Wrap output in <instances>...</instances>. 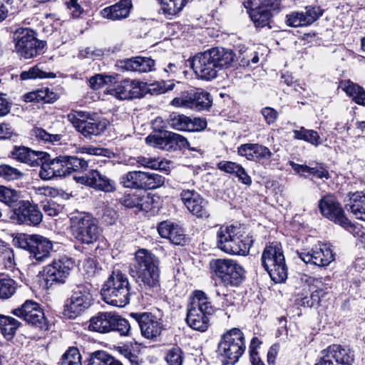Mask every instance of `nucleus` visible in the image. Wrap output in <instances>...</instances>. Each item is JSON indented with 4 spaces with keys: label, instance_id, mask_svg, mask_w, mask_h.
I'll use <instances>...</instances> for the list:
<instances>
[{
    "label": "nucleus",
    "instance_id": "1",
    "mask_svg": "<svg viewBox=\"0 0 365 365\" xmlns=\"http://www.w3.org/2000/svg\"><path fill=\"white\" fill-rule=\"evenodd\" d=\"M128 272L142 287L153 290L160 288V260L151 251L138 249Z\"/></svg>",
    "mask_w": 365,
    "mask_h": 365
},
{
    "label": "nucleus",
    "instance_id": "2",
    "mask_svg": "<svg viewBox=\"0 0 365 365\" xmlns=\"http://www.w3.org/2000/svg\"><path fill=\"white\" fill-rule=\"evenodd\" d=\"M234 57V53L230 49L212 48L195 55L192 68L199 78L210 81L217 77L220 70L230 66Z\"/></svg>",
    "mask_w": 365,
    "mask_h": 365
},
{
    "label": "nucleus",
    "instance_id": "3",
    "mask_svg": "<svg viewBox=\"0 0 365 365\" xmlns=\"http://www.w3.org/2000/svg\"><path fill=\"white\" fill-rule=\"evenodd\" d=\"M253 242L252 236L238 226L223 225L217 232V247L229 255L247 256Z\"/></svg>",
    "mask_w": 365,
    "mask_h": 365
},
{
    "label": "nucleus",
    "instance_id": "4",
    "mask_svg": "<svg viewBox=\"0 0 365 365\" xmlns=\"http://www.w3.org/2000/svg\"><path fill=\"white\" fill-rule=\"evenodd\" d=\"M131 287L126 274L113 271L101 290L103 300L109 304L124 307L130 302Z\"/></svg>",
    "mask_w": 365,
    "mask_h": 365
},
{
    "label": "nucleus",
    "instance_id": "5",
    "mask_svg": "<svg viewBox=\"0 0 365 365\" xmlns=\"http://www.w3.org/2000/svg\"><path fill=\"white\" fill-rule=\"evenodd\" d=\"M70 228L74 238L83 245L94 244L102 235L98 220L86 212L76 211L71 214Z\"/></svg>",
    "mask_w": 365,
    "mask_h": 365
},
{
    "label": "nucleus",
    "instance_id": "6",
    "mask_svg": "<svg viewBox=\"0 0 365 365\" xmlns=\"http://www.w3.org/2000/svg\"><path fill=\"white\" fill-rule=\"evenodd\" d=\"M215 310L206 294L202 291L196 290L187 308V324L195 330L205 331L209 327L208 317L213 314Z\"/></svg>",
    "mask_w": 365,
    "mask_h": 365
},
{
    "label": "nucleus",
    "instance_id": "7",
    "mask_svg": "<svg viewBox=\"0 0 365 365\" xmlns=\"http://www.w3.org/2000/svg\"><path fill=\"white\" fill-rule=\"evenodd\" d=\"M262 264L275 283H282L287 278V267L280 243L266 245L262 255Z\"/></svg>",
    "mask_w": 365,
    "mask_h": 365
},
{
    "label": "nucleus",
    "instance_id": "8",
    "mask_svg": "<svg viewBox=\"0 0 365 365\" xmlns=\"http://www.w3.org/2000/svg\"><path fill=\"white\" fill-rule=\"evenodd\" d=\"M246 349L245 336L238 328L226 331L218 344V354L227 359V364H235Z\"/></svg>",
    "mask_w": 365,
    "mask_h": 365
},
{
    "label": "nucleus",
    "instance_id": "9",
    "mask_svg": "<svg viewBox=\"0 0 365 365\" xmlns=\"http://www.w3.org/2000/svg\"><path fill=\"white\" fill-rule=\"evenodd\" d=\"M281 0H244L243 4L247 9L250 17L257 28L268 27L274 12L280 9Z\"/></svg>",
    "mask_w": 365,
    "mask_h": 365
},
{
    "label": "nucleus",
    "instance_id": "10",
    "mask_svg": "<svg viewBox=\"0 0 365 365\" xmlns=\"http://www.w3.org/2000/svg\"><path fill=\"white\" fill-rule=\"evenodd\" d=\"M211 272L225 286L237 287L245 279V270L236 261L230 259H214L210 262Z\"/></svg>",
    "mask_w": 365,
    "mask_h": 365
},
{
    "label": "nucleus",
    "instance_id": "11",
    "mask_svg": "<svg viewBox=\"0 0 365 365\" xmlns=\"http://www.w3.org/2000/svg\"><path fill=\"white\" fill-rule=\"evenodd\" d=\"M13 242L15 246L29 251L30 257L38 262L48 259L53 250L51 241L39 235L19 234Z\"/></svg>",
    "mask_w": 365,
    "mask_h": 365
},
{
    "label": "nucleus",
    "instance_id": "12",
    "mask_svg": "<svg viewBox=\"0 0 365 365\" xmlns=\"http://www.w3.org/2000/svg\"><path fill=\"white\" fill-rule=\"evenodd\" d=\"M15 49L24 58H32L43 52L46 42L38 40L36 33L28 28L18 29L14 33Z\"/></svg>",
    "mask_w": 365,
    "mask_h": 365
},
{
    "label": "nucleus",
    "instance_id": "13",
    "mask_svg": "<svg viewBox=\"0 0 365 365\" xmlns=\"http://www.w3.org/2000/svg\"><path fill=\"white\" fill-rule=\"evenodd\" d=\"M68 119L78 133L88 139L101 135L107 127L106 120L95 118L93 115L86 111L70 113Z\"/></svg>",
    "mask_w": 365,
    "mask_h": 365
},
{
    "label": "nucleus",
    "instance_id": "14",
    "mask_svg": "<svg viewBox=\"0 0 365 365\" xmlns=\"http://www.w3.org/2000/svg\"><path fill=\"white\" fill-rule=\"evenodd\" d=\"M165 178L155 173L140 170L129 171L122 175L119 183L125 188L136 190H153L162 186Z\"/></svg>",
    "mask_w": 365,
    "mask_h": 365
},
{
    "label": "nucleus",
    "instance_id": "15",
    "mask_svg": "<svg viewBox=\"0 0 365 365\" xmlns=\"http://www.w3.org/2000/svg\"><path fill=\"white\" fill-rule=\"evenodd\" d=\"M91 284L83 283L76 285L72 289L70 298L67 299L64 305V314L70 319H75L88 309L91 305Z\"/></svg>",
    "mask_w": 365,
    "mask_h": 365
},
{
    "label": "nucleus",
    "instance_id": "16",
    "mask_svg": "<svg viewBox=\"0 0 365 365\" xmlns=\"http://www.w3.org/2000/svg\"><path fill=\"white\" fill-rule=\"evenodd\" d=\"M148 145L153 148L160 149L165 151H175L182 148H187L194 150L190 148V143L184 136L168 130L161 131L159 133L149 135L145 138Z\"/></svg>",
    "mask_w": 365,
    "mask_h": 365
},
{
    "label": "nucleus",
    "instance_id": "17",
    "mask_svg": "<svg viewBox=\"0 0 365 365\" xmlns=\"http://www.w3.org/2000/svg\"><path fill=\"white\" fill-rule=\"evenodd\" d=\"M73 267V260L68 256L63 255L53 259L43 269V276L46 285L52 286L53 284L66 283Z\"/></svg>",
    "mask_w": 365,
    "mask_h": 365
},
{
    "label": "nucleus",
    "instance_id": "18",
    "mask_svg": "<svg viewBox=\"0 0 365 365\" xmlns=\"http://www.w3.org/2000/svg\"><path fill=\"white\" fill-rule=\"evenodd\" d=\"M321 357L314 365H352L354 351L347 346L332 344L321 351Z\"/></svg>",
    "mask_w": 365,
    "mask_h": 365
},
{
    "label": "nucleus",
    "instance_id": "19",
    "mask_svg": "<svg viewBox=\"0 0 365 365\" xmlns=\"http://www.w3.org/2000/svg\"><path fill=\"white\" fill-rule=\"evenodd\" d=\"M11 313L41 330H47L48 329L47 321L43 309L39 304L33 300L25 301L21 307L13 309Z\"/></svg>",
    "mask_w": 365,
    "mask_h": 365
},
{
    "label": "nucleus",
    "instance_id": "20",
    "mask_svg": "<svg viewBox=\"0 0 365 365\" xmlns=\"http://www.w3.org/2000/svg\"><path fill=\"white\" fill-rule=\"evenodd\" d=\"M10 219L18 224L36 226L43 219L38 207L29 200H20L11 210Z\"/></svg>",
    "mask_w": 365,
    "mask_h": 365
},
{
    "label": "nucleus",
    "instance_id": "21",
    "mask_svg": "<svg viewBox=\"0 0 365 365\" xmlns=\"http://www.w3.org/2000/svg\"><path fill=\"white\" fill-rule=\"evenodd\" d=\"M297 255L304 263L318 267L327 266L334 259L332 250L323 243L315 245L311 250L297 251Z\"/></svg>",
    "mask_w": 365,
    "mask_h": 365
},
{
    "label": "nucleus",
    "instance_id": "22",
    "mask_svg": "<svg viewBox=\"0 0 365 365\" xmlns=\"http://www.w3.org/2000/svg\"><path fill=\"white\" fill-rule=\"evenodd\" d=\"M74 180L83 185L96 190L112 192L115 190V182L98 170H91L88 173L74 176Z\"/></svg>",
    "mask_w": 365,
    "mask_h": 365
},
{
    "label": "nucleus",
    "instance_id": "23",
    "mask_svg": "<svg viewBox=\"0 0 365 365\" xmlns=\"http://www.w3.org/2000/svg\"><path fill=\"white\" fill-rule=\"evenodd\" d=\"M166 123L169 128L178 131L200 132L207 127V121L204 118H192L176 112L168 115Z\"/></svg>",
    "mask_w": 365,
    "mask_h": 365
},
{
    "label": "nucleus",
    "instance_id": "24",
    "mask_svg": "<svg viewBox=\"0 0 365 365\" xmlns=\"http://www.w3.org/2000/svg\"><path fill=\"white\" fill-rule=\"evenodd\" d=\"M180 198L186 208L199 218H207L210 216L208 202L195 190H182Z\"/></svg>",
    "mask_w": 365,
    "mask_h": 365
},
{
    "label": "nucleus",
    "instance_id": "25",
    "mask_svg": "<svg viewBox=\"0 0 365 365\" xmlns=\"http://www.w3.org/2000/svg\"><path fill=\"white\" fill-rule=\"evenodd\" d=\"M144 87L140 81L125 79L115 85L109 93L120 100L140 98L144 96Z\"/></svg>",
    "mask_w": 365,
    "mask_h": 365
},
{
    "label": "nucleus",
    "instance_id": "26",
    "mask_svg": "<svg viewBox=\"0 0 365 365\" xmlns=\"http://www.w3.org/2000/svg\"><path fill=\"white\" fill-rule=\"evenodd\" d=\"M134 315L142 336L148 339L156 340L163 329L161 320L148 312L135 314Z\"/></svg>",
    "mask_w": 365,
    "mask_h": 365
},
{
    "label": "nucleus",
    "instance_id": "27",
    "mask_svg": "<svg viewBox=\"0 0 365 365\" xmlns=\"http://www.w3.org/2000/svg\"><path fill=\"white\" fill-rule=\"evenodd\" d=\"M319 208L322 215L338 224L345 217L344 210L335 196L326 195L319 201Z\"/></svg>",
    "mask_w": 365,
    "mask_h": 365
},
{
    "label": "nucleus",
    "instance_id": "28",
    "mask_svg": "<svg viewBox=\"0 0 365 365\" xmlns=\"http://www.w3.org/2000/svg\"><path fill=\"white\" fill-rule=\"evenodd\" d=\"M237 153L249 160L255 162L268 161L273 155L267 147L258 143L241 145L237 148Z\"/></svg>",
    "mask_w": 365,
    "mask_h": 365
},
{
    "label": "nucleus",
    "instance_id": "29",
    "mask_svg": "<svg viewBox=\"0 0 365 365\" xmlns=\"http://www.w3.org/2000/svg\"><path fill=\"white\" fill-rule=\"evenodd\" d=\"M159 235L170 240L176 245H184L186 242V235L183 229L178 225L166 220L160 222L158 225Z\"/></svg>",
    "mask_w": 365,
    "mask_h": 365
},
{
    "label": "nucleus",
    "instance_id": "30",
    "mask_svg": "<svg viewBox=\"0 0 365 365\" xmlns=\"http://www.w3.org/2000/svg\"><path fill=\"white\" fill-rule=\"evenodd\" d=\"M307 282L312 283L317 289L313 291L311 294H302L298 296L295 299L296 304L304 307H318L321 300V297L324 294V289L321 287L322 285V278H312L307 277Z\"/></svg>",
    "mask_w": 365,
    "mask_h": 365
},
{
    "label": "nucleus",
    "instance_id": "31",
    "mask_svg": "<svg viewBox=\"0 0 365 365\" xmlns=\"http://www.w3.org/2000/svg\"><path fill=\"white\" fill-rule=\"evenodd\" d=\"M346 209L358 220L365 221V192H350Z\"/></svg>",
    "mask_w": 365,
    "mask_h": 365
},
{
    "label": "nucleus",
    "instance_id": "32",
    "mask_svg": "<svg viewBox=\"0 0 365 365\" xmlns=\"http://www.w3.org/2000/svg\"><path fill=\"white\" fill-rule=\"evenodd\" d=\"M131 7L130 0H120L115 4L103 9L101 14L108 19L120 20L128 16Z\"/></svg>",
    "mask_w": 365,
    "mask_h": 365
},
{
    "label": "nucleus",
    "instance_id": "33",
    "mask_svg": "<svg viewBox=\"0 0 365 365\" xmlns=\"http://www.w3.org/2000/svg\"><path fill=\"white\" fill-rule=\"evenodd\" d=\"M121 63V66L127 71L147 73L153 70L155 61L148 57L136 56L125 59Z\"/></svg>",
    "mask_w": 365,
    "mask_h": 365
},
{
    "label": "nucleus",
    "instance_id": "34",
    "mask_svg": "<svg viewBox=\"0 0 365 365\" xmlns=\"http://www.w3.org/2000/svg\"><path fill=\"white\" fill-rule=\"evenodd\" d=\"M114 314L111 312H100L90 319L89 329L99 333L112 331V323Z\"/></svg>",
    "mask_w": 365,
    "mask_h": 365
},
{
    "label": "nucleus",
    "instance_id": "35",
    "mask_svg": "<svg viewBox=\"0 0 365 365\" xmlns=\"http://www.w3.org/2000/svg\"><path fill=\"white\" fill-rule=\"evenodd\" d=\"M11 154L13 158L31 167H35L38 159L41 160L40 156L43 155L42 151H34L24 146L15 147Z\"/></svg>",
    "mask_w": 365,
    "mask_h": 365
},
{
    "label": "nucleus",
    "instance_id": "36",
    "mask_svg": "<svg viewBox=\"0 0 365 365\" xmlns=\"http://www.w3.org/2000/svg\"><path fill=\"white\" fill-rule=\"evenodd\" d=\"M121 204L128 208H137L139 210L148 212L151 208L152 199L148 195L129 194L125 195L120 200Z\"/></svg>",
    "mask_w": 365,
    "mask_h": 365
},
{
    "label": "nucleus",
    "instance_id": "37",
    "mask_svg": "<svg viewBox=\"0 0 365 365\" xmlns=\"http://www.w3.org/2000/svg\"><path fill=\"white\" fill-rule=\"evenodd\" d=\"M190 109L202 110L208 109L212 105L210 93L200 89L189 93Z\"/></svg>",
    "mask_w": 365,
    "mask_h": 365
},
{
    "label": "nucleus",
    "instance_id": "38",
    "mask_svg": "<svg viewBox=\"0 0 365 365\" xmlns=\"http://www.w3.org/2000/svg\"><path fill=\"white\" fill-rule=\"evenodd\" d=\"M21 326V323L17 319L0 314V331L6 339H11Z\"/></svg>",
    "mask_w": 365,
    "mask_h": 365
},
{
    "label": "nucleus",
    "instance_id": "39",
    "mask_svg": "<svg viewBox=\"0 0 365 365\" xmlns=\"http://www.w3.org/2000/svg\"><path fill=\"white\" fill-rule=\"evenodd\" d=\"M24 100L26 102L43 101L46 103H52L57 100V95L49 88H43L25 94Z\"/></svg>",
    "mask_w": 365,
    "mask_h": 365
},
{
    "label": "nucleus",
    "instance_id": "40",
    "mask_svg": "<svg viewBox=\"0 0 365 365\" xmlns=\"http://www.w3.org/2000/svg\"><path fill=\"white\" fill-rule=\"evenodd\" d=\"M43 155L40 156L41 160L38 159V164L36 166H40L38 175L41 179L44 180H51L56 177L53 167L52 166L51 158L50 155L43 152Z\"/></svg>",
    "mask_w": 365,
    "mask_h": 365
},
{
    "label": "nucleus",
    "instance_id": "41",
    "mask_svg": "<svg viewBox=\"0 0 365 365\" xmlns=\"http://www.w3.org/2000/svg\"><path fill=\"white\" fill-rule=\"evenodd\" d=\"M189 0H161L160 10L167 16H173L180 13Z\"/></svg>",
    "mask_w": 365,
    "mask_h": 365
},
{
    "label": "nucleus",
    "instance_id": "42",
    "mask_svg": "<svg viewBox=\"0 0 365 365\" xmlns=\"http://www.w3.org/2000/svg\"><path fill=\"white\" fill-rule=\"evenodd\" d=\"M293 133L294 139L304 140L316 147L322 143L319 133L314 130H308L301 127L299 130H294Z\"/></svg>",
    "mask_w": 365,
    "mask_h": 365
},
{
    "label": "nucleus",
    "instance_id": "43",
    "mask_svg": "<svg viewBox=\"0 0 365 365\" xmlns=\"http://www.w3.org/2000/svg\"><path fill=\"white\" fill-rule=\"evenodd\" d=\"M56 76V73L53 72L43 71L42 68L39 67V65L33 66L28 71H24L20 74V78L23 81L36 78H54Z\"/></svg>",
    "mask_w": 365,
    "mask_h": 365
},
{
    "label": "nucleus",
    "instance_id": "44",
    "mask_svg": "<svg viewBox=\"0 0 365 365\" xmlns=\"http://www.w3.org/2000/svg\"><path fill=\"white\" fill-rule=\"evenodd\" d=\"M31 134L39 141L53 144L60 142L62 138V135L61 134H51L46 130L38 127L32 129Z\"/></svg>",
    "mask_w": 365,
    "mask_h": 365
},
{
    "label": "nucleus",
    "instance_id": "45",
    "mask_svg": "<svg viewBox=\"0 0 365 365\" xmlns=\"http://www.w3.org/2000/svg\"><path fill=\"white\" fill-rule=\"evenodd\" d=\"M68 175L73 172H83L88 167V161L76 156L66 155Z\"/></svg>",
    "mask_w": 365,
    "mask_h": 365
},
{
    "label": "nucleus",
    "instance_id": "46",
    "mask_svg": "<svg viewBox=\"0 0 365 365\" xmlns=\"http://www.w3.org/2000/svg\"><path fill=\"white\" fill-rule=\"evenodd\" d=\"M16 289V283L13 279L0 276V299H9Z\"/></svg>",
    "mask_w": 365,
    "mask_h": 365
},
{
    "label": "nucleus",
    "instance_id": "47",
    "mask_svg": "<svg viewBox=\"0 0 365 365\" xmlns=\"http://www.w3.org/2000/svg\"><path fill=\"white\" fill-rule=\"evenodd\" d=\"M130 324L127 319L114 314L112 331L118 332L120 336H128L130 334Z\"/></svg>",
    "mask_w": 365,
    "mask_h": 365
},
{
    "label": "nucleus",
    "instance_id": "48",
    "mask_svg": "<svg viewBox=\"0 0 365 365\" xmlns=\"http://www.w3.org/2000/svg\"><path fill=\"white\" fill-rule=\"evenodd\" d=\"M81 356L76 347H70L62 356L60 365H82Z\"/></svg>",
    "mask_w": 365,
    "mask_h": 365
},
{
    "label": "nucleus",
    "instance_id": "49",
    "mask_svg": "<svg viewBox=\"0 0 365 365\" xmlns=\"http://www.w3.org/2000/svg\"><path fill=\"white\" fill-rule=\"evenodd\" d=\"M23 173L18 169L8 165H0V178L4 180L11 181L21 178Z\"/></svg>",
    "mask_w": 365,
    "mask_h": 365
},
{
    "label": "nucleus",
    "instance_id": "50",
    "mask_svg": "<svg viewBox=\"0 0 365 365\" xmlns=\"http://www.w3.org/2000/svg\"><path fill=\"white\" fill-rule=\"evenodd\" d=\"M324 10L317 6H308L305 8V12H303L304 22L306 26L310 25L316 21L322 16Z\"/></svg>",
    "mask_w": 365,
    "mask_h": 365
},
{
    "label": "nucleus",
    "instance_id": "51",
    "mask_svg": "<svg viewBox=\"0 0 365 365\" xmlns=\"http://www.w3.org/2000/svg\"><path fill=\"white\" fill-rule=\"evenodd\" d=\"M121 354L129 361L130 365H146V361L135 351L128 346H123L120 350Z\"/></svg>",
    "mask_w": 365,
    "mask_h": 365
},
{
    "label": "nucleus",
    "instance_id": "52",
    "mask_svg": "<svg viewBox=\"0 0 365 365\" xmlns=\"http://www.w3.org/2000/svg\"><path fill=\"white\" fill-rule=\"evenodd\" d=\"M52 166L56 177H65L68 175L66 155H60L51 159Z\"/></svg>",
    "mask_w": 365,
    "mask_h": 365
},
{
    "label": "nucleus",
    "instance_id": "53",
    "mask_svg": "<svg viewBox=\"0 0 365 365\" xmlns=\"http://www.w3.org/2000/svg\"><path fill=\"white\" fill-rule=\"evenodd\" d=\"M1 195L0 201L11 207V210L16 206L19 200V195L16 191L4 187Z\"/></svg>",
    "mask_w": 365,
    "mask_h": 365
},
{
    "label": "nucleus",
    "instance_id": "54",
    "mask_svg": "<svg viewBox=\"0 0 365 365\" xmlns=\"http://www.w3.org/2000/svg\"><path fill=\"white\" fill-rule=\"evenodd\" d=\"M110 354L104 351H97L92 353L87 365H107L110 364Z\"/></svg>",
    "mask_w": 365,
    "mask_h": 365
},
{
    "label": "nucleus",
    "instance_id": "55",
    "mask_svg": "<svg viewBox=\"0 0 365 365\" xmlns=\"http://www.w3.org/2000/svg\"><path fill=\"white\" fill-rule=\"evenodd\" d=\"M175 84L173 83L166 86L165 81L156 82L149 85L147 92L151 95H159L172 90Z\"/></svg>",
    "mask_w": 365,
    "mask_h": 365
},
{
    "label": "nucleus",
    "instance_id": "56",
    "mask_svg": "<svg viewBox=\"0 0 365 365\" xmlns=\"http://www.w3.org/2000/svg\"><path fill=\"white\" fill-rule=\"evenodd\" d=\"M165 359L168 365H182V351L179 347L170 349L166 355Z\"/></svg>",
    "mask_w": 365,
    "mask_h": 365
},
{
    "label": "nucleus",
    "instance_id": "57",
    "mask_svg": "<svg viewBox=\"0 0 365 365\" xmlns=\"http://www.w3.org/2000/svg\"><path fill=\"white\" fill-rule=\"evenodd\" d=\"M286 23L289 26H305L303 12H292L286 16Z\"/></svg>",
    "mask_w": 365,
    "mask_h": 365
},
{
    "label": "nucleus",
    "instance_id": "58",
    "mask_svg": "<svg viewBox=\"0 0 365 365\" xmlns=\"http://www.w3.org/2000/svg\"><path fill=\"white\" fill-rule=\"evenodd\" d=\"M136 162L140 166H143L144 168H148L153 170L163 169L161 167L163 163L153 158L139 156L137 158Z\"/></svg>",
    "mask_w": 365,
    "mask_h": 365
},
{
    "label": "nucleus",
    "instance_id": "59",
    "mask_svg": "<svg viewBox=\"0 0 365 365\" xmlns=\"http://www.w3.org/2000/svg\"><path fill=\"white\" fill-rule=\"evenodd\" d=\"M41 204L43 210L49 216H56L60 212V206L52 200L46 199Z\"/></svg>",
    "mask_w": 365,
    "mask_h": 365
},
{
    "label": "nucleus",
    "instance_id": "60",
    "mask_svg": "<svg viewBox=\"0 0 365 365\" xmlns=\"http://www.w3.org/2000/svg\"><path fill=\"white\" fill-rule=\"evenodd\" d=\"M313 177L319 179H327L330 178V175L327 169L322 164H317L314 167L309 166L308 173Z\"/></svg>",
    "mask_w": 365,
    "mask_h": 365
},
{
    "label": "nucleus",
    "instance_id": "61",
    "mask_svg": "<svg viewBox=\"0 0 365 365\" xmlns=\"http://www.w3.org/2000/svg\"><path fill=\"white\" fill-rule=\"evenodd\" d=\"M240 166V164L228 160H222L217 164L218 170L230 175H235Z\"/></svg>",
    "mask_w": 365,
    "mask_h": 365
},
{
    "label": "nucleus",
    "instance_id": "62",
    "mask_svg": "<svg viewBox=\"0 0 365 365\" xmlns=\"http://www.w3.org/2000/svg\"><path fill=\"white\" fill-rule=\"evenodd\" d=\"M65 4L73 18H78L83 11L78 0H66Z\"/></svg>",
    "mask_w": 365,
    "mask_h": 365
},
{
    "label": "nucleus",
    "instance_id": "63",
    "mask_svg": "<svg viewBox=\"0 0 365 365\" xmlns=\"http://www.w3.org/2000/svg\"><path fill=\"white\" fill-rule=\"evenodd\" d=\"M339 225L351 233L354 236L362 237V235H360V232H361L360 228L352 224L346 217H342V220Z\"/></svg>",
    "mask_w": 365,
    "mask_h": 365
},
{
    "label": "nucleus",
    "instance_id": "64",
    "mask_svg": "<svg viewBox=\"0 0 365 365\" xmlns=\"http://www.w3.org/2000/svg\"><path fill=\"white\" fill-rule=\"evenodd\" d=\"M264 120L269 125L273 124L278 118V112L271 107H265L261 110Z\"/></svg>",
    "mask_w": 365,
    "mask_h": 365
}]
</instances>
